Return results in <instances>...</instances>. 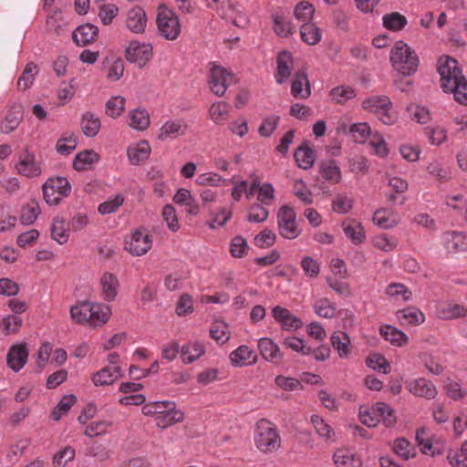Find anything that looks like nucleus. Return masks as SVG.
<instances>
[{"label":"nucleus","mask_w":467,"mask_h":467,"mask_svg":"<svg viewBox=\"0 0 467 467\" xmlns=\"http://www.w3.org/2000/svg\"><path fill=\"white\" fill-rule=\"evenodd\" d=\"M258 348L265 360L273 363L281 362L283 356L280 348L271 338H261L258 341Z\"/></svg>","instance_id":"nucleus-25"},{"label":"nucleus","mask_w":467,"mask_h":467,"mask_svg":"<svg viewBox=\"0 0 467 467\" xmlns=\"http://www.w3.org/2000/svg\"><path fill=\"white\" fill-rule=\"evenodd\" d=\"M23 325V319L16 315H9L3 318L0 323V329L5 335L15 334L18 332Z\"/></svg>","instance_id":"nucleus-58"},{"label":"nucleus","mask_w":467,"mask_h":467,"mask_svg":"<svg viewBox=\"0 0 467 467\" xmlns=\"http://www.w3.org/2000/svg\"><path fill=\"white\" fill-rule=\"evenodd\" d=\"M230 106L229 104L219 101L212 104L209 109L211 119L218 125H223L226 122L229 117Z\"/></svg>","instance_id":"nucleus-41"},{"label":"nucleus","mask_w":467,"mask_h":467,"mask_svg":"<svg viewBox=\"0 0 467 467\" xmlns=\"http://www.w3.org/2000/svg\"><path fill=\"white\" fill-rule=\"evenodd\" d=\"M71 192V185L66 177L48 178L43 184V194L48 205H57Z\"/></svg>","instance_id":"nucleus-5"},{"label":"nucleus","mask_w":467,"mask_h":467,"mask_svg":"<svg viewBox=\"0 0 467 467\" xmlns=\"http://www.w3.org/2000/svg\"><path fill=\"white\" fill-rule=\"evenodd\" d=\"M302 40L307 45L314 46L322 38L321 30L313 23L305 22L300 27Z\"/></svg>","instance_id":"nucleus-40"},{"label":"nucleus","mask_w":467,"mask_h":467,"mask_svg":"<svg viewBox=\"0 0 467 467\" xmlns=\"http://www.w3.org/2000/svg\"><path fill=\"white\" fill-rule=\"evenodd\" d=\"M204 353L205 347L199 341H190L181 348V358L185 364L194 362L204 355Z\"/></svg>","instance_id":"nucleus-27"},{"label":"nucleus","mask_w":467,"mask_h":467,"mask_svg":"<svg viewBox=\"0 0 467 467\" xmlns=\"http://www.w3.org/2000/svg\"><path fill=\"white\" fill-rule=\"evenodd\" d=\"M86 455L94 458L96 461L103 462L110 458L109 451L101 443H92L86 450Z\"/></svg>","instance_id":"nucleus-63"},{"label":"nucleus","mask_w":467,"mask_h":467,"mask_svg":"<svg viewBox=\"0 0 467 467\" xmlns=\"http://www.w3.org/2000/svg\"><path fill=\"white\" fill-rule=\"evenodd\" d=\"M392 450L403 460H409L416 455L414 445L404 438L396 439L393 442Z\"/></svg>","instance_id":"nucleus-45"},{"label":"nucleus","mask_w":467,"mask_h":467,"mask_svg":"<svg viewBox=\"0 0 467 467\" xmlns=\"http://www.w3.org/2000/svg\"><path fill=\"white\" fill-rule=\"evenodd\" d=\"M272 316L283 329L296 330L303 327L301 318L294 316L287 308L276 306L272 309Z\"/></svg>","instance_id":"nucleus-14"},{"label":"nucleus","mask_w":467,"mask_h":467,"mask_svg":"<svg viewBox=\"0 0 467 467\" xmlns=\"http://www.w3.org/2000/svg\"><path fill=\"white\" fill-rule=\"evenodd\" d=\"M183 417V412L177 410L175 404H168V410L157 415L155 424L158 428L166 429L177 422L182 421Z\"/></svg>","instance_id":"nucleus-21"},{"label":"nucleus","mask_w":467,"mask_h":467,"mask_svg":"<svg viewBox=\"0 0 467 467\" xmlns=\"http://www.w3.org/2000/svg\"><path fill=\"white\" fill-rule=\"evenodd\" d=\"M78 139L74 133L65 134L56 145L57 150L61 155H69L77 147Z\"/></svg>","instance_id":"nucleus-56"},{"label":"nucleus","mask_w":467,"mask_h":467,"mask_svg":"<svg viewBox=\"0 0 467 467\" xmlns=\"http://www.w3.org/2000/svg\"><path fill=\"white\" fill-rule=\"evenodd\" d=\"M342 228L345 235L353 244L358 245L365 242L366 233L361 223L355 220L345 221Z\"/></svg>","instance_id":"nucleus-22"},{"label":"nucleus","mask_w":467,"mask_h":467,"mask_svg":"<svg viewBox=\"0 0 467 467\" xmlns=\"http://www.w3.org/2000/svg\"><path fill=\"white\" fill-rule=\"evenodd\" d=\"M294 155L297 165L304 170L310 169L315 162V151L308 147H298Z\"/></svg>","instance_id":"nucleus-44"},{"label":"nucleus","mask_w":467,"mask_h":467,"mask_svg":"<svg viewBox=\"0 0 467 467\" xmlns=\"http://www.w3.org/2000/svg\"><path fill=\"white\" fill-rule=\"evenodd\" d=\"M130 126L137 130H144L150 126V116L146 109H136L130 113Z\"/></svg>","instance_id":"nucleus-46"},{"label":"nucleus","mask_w":467,"mask_h":467,"mask_svg":"<svg viewBox=\"0 0 467 467\" xmlns=\"http://www.w3.org/2000/svg\"><path fill=\"white\" fill-rule=\"evenodd\" d=\"M337 467H361V460L349 449H337L333 456Z\"/></svg>","instance_id":"nucleus-30"},{"label":"nucleus","mask_w":467,"mask_h":467,"mask_svg":"<svg viewBox=\"0 0 467 467\" xmlns=\"http://www.w3.org/2000/svg\"><path fill=\"white\" fill-rule=\"evenodd\" d=\"M210 88L216 96L222 97L232 84L234 74L215 63H210Z\"/></svg>","instance_id":"nucleus-9"},{"label":"nucleus","mask_w":467,"mask_h":467,"mask_svg":"<svg viewBox=\"0 0 467 467\" xmlns=\"http://www.w3.org/2000/svg\"><path fill=\"white\" fill-rule=\"evenodd\" d=\"M447 459L453 467H467V441L463 442L460 449L451 450Z\"/></svg>","instance_id":"nucleus-50"},{"label":"nucleus","mask_w":467,"mask_h":467,"mask_svg":"<svg viewBox=\"0 0 467 467\" xmlns=\"http://www.w3.org/2000/svg\"><path fill=\"white\" fill-rule=\"evenodd\" d=\"M382 23L384 27L387 29L397 32L403 29L408 21L407 18L398 12H392L383 16Z\"/></svg>","instance_id":"nucleus-47"},{"label":"nucleus","mask_w":467,"mask_h":467,"mask_svg":"<svg viewBox=\"0 0 467 467\" xmlns=\"http://www.w3.org/2000/svg\"><path fill=\"white\" fill-rule=\"evenodd\" d=\"M410 118L420 124H426L431 119L429 109L420 105H410L407 108Z\"/></svg>","instance_id":"nucleus-60"},{"label":"nucleus","mask_w":467,"mask_h":467,"mask_svg":"<svg viewBox=\"0 0 467 467\" xmlns=\"http://www.w3.org/2000/svg\"><path fill=\"white\" fill-rule=\"evenodd\" d=\"M16 170L20 175L26 178H36L42 173L40 162L36 161L35 154L29 151H26L19 157Z\"/></svg>","instance_id":"nucleus-12"},{"label":"nucleus","mask_w":467,"mask_h":467,"mask_svg":"<svg viewBox=\"0 0 467 467\" xmlns=\"http://www.w3.org/2000/svg\"><path fill=\"white\" fill-rule=\"evenodd\" d=\"M230 360L234 367H244L255 364L257 356L255 352L247 346H240L230 354Z\"/></svg>","instance_id":"nucleus-20"},{"label":"nucleus","mask_w":467,"mask_h":467,"mask_svg":"<svg viewBox=\"0 0 467 467\" xmlns=\"http://www.w3.org/2000/svg\"><path fill=\"white\" fill-rule=\"evenodd\" d=\"M274 30L281 37H288L293 34V28L290 22L282 14L273 15Z\"/></svg>","instance_id":"nucleus-53"},{"label":"nucleus","mask_w":467,"mask_h":467,"mask_svg":"<svg viewBox=\"0 0 467 467\" xmlns=\"http://www.w3.org/2000/svg\"><path fill=\"white\" fill-rule=\"evenodd\" d=\"M77 398L73 394L64 396L51 413L54 420H59L61 417L68 412L76 402Z\"/></svg>","instance_id":"nucleus-55"},{"label":"nucleus","mask_w":467,"mask_h":467,"mask_svg":"<svg viewBox=\"0 0 467 467\" xmlns=\"http://www.w3.org/2000/svg\"><path fill=\"white\" fill-rule=\"evenodd\" d=\"M437 316L441 319H453L467 316V308L462 305L442 303L437 307Z\"/></svg>","instance_id":"nucleus-35"},{"label":"nucleus","mask_w":467,"mask_h":467,"mask_svg":"<svg viewBox=\"0 0 467 467\" xmlns=\"http://www.w3.org/2000/svg\"><path fill=\"white\" fill-rule=\"evenodd\" d=\"M291 94L296 99H307L311 95L310 82L305 69H300L294 75Z\"/></svg>","instance_id":"nucleus-15"},{"label":"nucleus","mask_w":467,"mask_h":467,"mask_svg":"<svg viewBox=\"0 0 467 467\" xmlns=\"http://www.w3.org/2000/svg\"><path fill=\"white\" fill-rule=\"evenodd\" d=\"M125 102V98L121 96L110 98L106 103V114L112 119H117L124 111Z\"/></svg>","instance_id":"nucleus-54"},{"label":"nucleus","mask_w":467,"mask_h":467,"mask_svg":"<svg viewBox=\"0 0 467 467\" xmlns=\"http://www.w3.org/2000/svg\"><path fill=\"white\" fill-rule=\"evenodd\" d=\"M362 108L376 114L378 119L386 125H392L397 116L392 110V102L387 96H372L363 100Z\"/></svg>","instance_id":"nucleus-4"},{"label":"nucleus","mask_w":467,"mask_h":467,"mask_svg":"<svg viewBox=\"0 0 467 467\" xmlns=\"http://www.w3.org/2000/svg\"><path fill=\"white\" fill-rule=\"evenodd\" d=\"M264 205L262 203L252 204L248 209L247 221L255 223L266 221L269 213Z\"/></svg>","instance_id":"nucleus-64"},{"label":"nucleus","mask_w":467,"mask_h":467,"mask_svg":"<svg viewBox=\"0 0 467 467\" xmlns=\"http://www.w3.org/2000/svg\"><path fill=\"white\" fill-rule=\"evenodd\" d=\"M188 129V125L182 119H171L166 121L160 129L158 139L166 140L168 139H176L183 136Z\"/></svg>","instance_id":"nucleus-17"},{"label":"nucleus","mask_w":467,"mask_h":467,"mask_svg":"<svg viewBox=\"0 0 467 467\" xmlns=\"http://www.w3.org/2000/svg\"><path fill=\"white\" fill-rule=\"evenodd\" d=\"M150 146L147 140L130 146L127 150L128 158L132 165H139L146 161L150 154Z\"/></svg>","instance_id":"nucleus-26"},{"label":"nucleus","mask_w":467,"mask_h":467,"mask_svg":"<svg viewBox=\"0 0 467 467\" xmlns=\"http://www.w3.org/2000/svg\"><path fill=\"white\" fill-rule=\"evenodd\" d=\"M254 442L257 449L263 452H274L281 445L278 431L274 423L267 420H260L254 431Z\"/></svg>","instance_id":"nucleus-3"},{"label":"nucleus","mask_w":467,"mask_h":467,"mask_svg":"<svg viewBox=\"0 0 467 467\" xmlns=\"http://www.w3.org/2000/svg\"><path fill=\"white\" fill-rule=\"evenodd\" d=\"M390 61L403 77L413 75L420 64L416 52L403 41L396 42L391 48Z\"/></svg>","instance_id":"nucleus-2"},{"label":"nucleus","mask_w":467,"mask_h":467,"mask_svg":"<svg viewBox=\"0 0 467 467\" xmlns=\"http://www.w3.org/2000/svg\"><path fill=\"white\" fill-rule=\"evenodd\" d=\"M152 56V47L150 44L131 41L126 48V58L140 67L145 66Z\"/></svg>","instance_id":"nucleus-11"},{"label":"nucleus","mask_w":467,"mask_h":467,"mask_svg":"<svg viewBox=\"0 0 467 467\" xmlns=\"http://www.w3.org/2000/svg\"><path fill=\"white\" fill-rule=\"evenodd\" d=\"M152 246V236L144 228L136 229L125 238V250L133 256L145 254Z\"/></svg>","instance_id":"nucleus-8"},{"label":"nucleus","mask_w":467,"mask_h":467,"mask_svg":"<svg viewBox=\"0 0 467 467\" xmlns=\"http://www.w3.org/2000/svg\"><path fill=\"white\" fill-rule=\"evenodd\" d=\"M101 122L99 117L90 111L83 113L81 130L87 137H95L100 129Z\"/></svg>","instance_id":"nucleus-39"},{"label":"nucleus","mask_w":467,"mask_h":467,"mask_svg":"<svg viewBox=\"0 0 467 467\" xmlns=\"http://www.w3.org/2000/svg\"><path fill=\"white\" fill-rule=\"evenodd\" d=\"M379 334L395 347H402L409 341L408 336L403 331L390 325L380 327Z\"/></svg>","instance_id":"nucleus-32"},{"label":"nucleus","mask_w":467,"mask_h":467,"mask_svg":"<svg viewBox=\"0 0 467 467\" xmlns=\"http://www.w3.org/2000/svg\"><path fill=\"white\" fill-rule=\"evenodd\" d=\"M354 200L346 194H337L332 201V209L337 213H348L353 208Z\"/></svg>","instance_id":"nucleus-62"},{"label":"nucleus","mask_w":467,"mask_h":467,"mask_svg":"<svg viewBox=\"0 0 467 467\" xmlns=\"http://www.w3.org/2000/svg\"><path fill=\"white\" fill-rule=\"evenodd\" d=\"M331 344L341 358H348L351 353V341L348 335L343 331H336L331 335Z\"/></svg>","instance_id":"nucleus-29"},{"label":"nucleus","mask_w":467,"mask_h":467,"mask_svg":"<svg viewBox=\"0 0 467 467\" xmlns=\"http://www.w3.org/2000/svg\"><path fill=\"white\" fill-rule=\"evenodd\" d=\"M372 412L379 415L380 421H382L387 428H392L397 422L395 410L385 402H377L373 405Z\"/></svg>","instance_id":"nucleus-36"},{"label":"nucleus","mask_w":467,"mask_h":467,"mask_svg":"<svg viewBox=\"0 0 467 467\" xmlns=\"http://www.w3.org/2000/svg\"><path fill=\"white\" fill-rule=\"evenodd\" d=\"M441 87L446 93L453 94L457 102L467 105V79L459 67L458 61L451 57H441L438 62Z\"/></svg>","instance_id":"nucleus-1"},{"label":"nucleus","mask_w":467,"mask_h":467,"mask_svg":"<svg viewBox=\"0 0 467 467\" xmlns=\"http://www.w3.org/2000/svg\"><path fill=\"white\" fill-rule=\"evenodd\" d=\"M89 325L99 327L108 322L111 316V309L102 303H89Z\"/></svg>","instance_id":"nucleus-24"},{"label":"nucleus","mask_w":467,"mask_h":467,"mask_svg":"<svg viewBox=\"0 0 467 467\" xmlns=\"http://www.w3.org/2000/svg\"><path fill=\"white\" fill-rule=\"evenodd\" d=\"M277 226L281 236L293 240L301 234L296 223V213L293 207L283 205L277 212Z\"/></svg>","instance_id":"nucleus-7"},{"label":"nucleus","mask_w":467,"mask_h":467,"mask_svg":"<svg viewBox=\"0 0 467 467\" xmlns=\"http://www.w3.org/2000/svg\"><path fill=\"white\" fill-rule=\"evenodd\" d=\"M37 74L36 65L33 62L27 63L23 73L18 78L17 87L21 90L29 88L35 81V77Z\"/></svg>","instance_id":"nucleus-52"},{"label":"nucleus","mask_w":467,"mask_h":467,"mask_svg":"<svg viewBox=\"0 0 467 467\" xmlns=\"http://www.w3.org/2000/svg\"><path fill=\"white\" fill-rule=\"evenodd\" d=\"M23 107L21 104H14L8 110L5 120L1 123V131L9 134L15 130L23 119Z\"/></svg>","instance_id":"nucleus-23"},{"label":"nucleus","mask_w":467,"mask_h":467,"mask_svg":"<svg viewBox=\"0 0 467 467\" xmlns=\"http://www.w3.org/2000/svg\"><path fill=\"white\" fill-rule=\"evenodd\" d=\"M41 210L39 204L36 201H32L23 207L21 213V223L26 225L33 224L40 214Z\"/></svg>","instance_id":"nucleus-57"},{"label":"nucleus","mask_w":467,"mask_h":467,"mask_svg":"<svg viewBox=\"0 0 467 467\" xmlns=\"http://www.w3.org/2000/svg\"><path fill=\"white\" fill-rule=\"evenodd\" d=\"M147 25V16L140 6H134L127 13L126 26L133 33L144 32Z\"/></svg>","instance_id":"nucleus-19"},{"label":"nucleus","mask_w":467,"mask_h":467,"mask_svg":"<svg viewBox=\"0 0 467 467\" xmlns=\"http://www.w3.org/2000/svg\"><path fill=\"white\" fill-rule=\"evenodd\" d=\"M99 28L92 24H85L78 26L73 32V39L78 46H87L93 41L98 35Z\"/></svg>","instance_id":"nucleus-31"},{"label":"nucleus","mask_w":467,"mask_h":467,"mask_svg":"<svg viewBox=\"0 0 467 467\" xmlns=\"http://www.w3.org/2000/svg\"><path fill=\"white\" fill-rule=\"evenodd\" d=\"M311 423L319 438L329 443L337 441L335 431L323 418L318 415H312Z\"/></svg>","instance_id":"nucleus-33"},{"label":"nucleus","mask_w":467,"mask_h":467,"mask_svg":"<svg viewBox=\"0 0 467 467\" xmlns=\"http://www.w3.org/2000/svg\"><path fill=\"white\" fill-rule=\"evenodd\" d=\"M276 63L277 68L275 78L278 84H283L291 76L294 67L293 55L288 51H282L277 57Z\"/></svg>","instance_id":"nucleus-16"},{"label":"nucleus","mask_w":467,"mask_h":467,"mask_svg":"<svg viewBox=\"0 0 467 467\" xmlns=\"http://www.w3.org/2000/svg\"><path fill=\"white\" fill-rule=\"evenodd\" d=\"M102 294L107 301H114L119 289V280L117 276L111 273H105L100 278Z\"/></svg>","instance_id":"nucleus-34"},{"label":"nucleus","mask_w":467,"mask_h":467,"mask_svg":"<svg viewBox=\"0 0 467 467\" xmlns=\"http://www.w3.org/2000/svg\"><path fill=\"white\" fill-rule=\"evenodd\" d=\"M51 236L60 244L67 242L69 233L68 229L66 227V221L63 218H54L51 226Z\"/></svg>","instance_id":"nucleus-48"},{"label":"nucleus","mask_w":467,"mask_h":467,"mask_svg":"<svg viewBox=\"0 0 467 467\" xmlns=\"http://www.w3.org/2000/svg\"><path fill=\"white\" fill-rule=\"evenodd\" d=\"M397 317L401 323H408L410 325H420L425 320L423 313L414 307L399 310Z\"/></svg>","instance_id":"nucleus-42"},{"label":"nucleus","mask_w":467,"mask_h":467,"mask_svg":"<svg viewBox=\"0 0 467 467\" xmlns=\"http://www.w3.org/2000/svg\"><path fill=\"white\" fill-rule=\"evenodd\" d=\"M445 248L450 253L467 251V235L460 232H446L441 236Z\"/></svg>","instance_id":"nucleus-18"},{"label":"nucleus","mask_w":467,"mask_h":467,"mask_svg":"<svg viewBox=\"0 0 467 467\" xmlns=\"http://www.w3.org/2000/svg\"><path fill=\"white\" fill-rule=\"evenodd\" d=\"M373 222L382 229H391L398 224L397 220L392 216L391 212L381 208L373 214Z\"/></svg>","instance_id":"nucleus-49"},{"label":"nucleus","mask_w":467,"mask_h":467,"mask_svg":"<svg viewBox=\"0 0 467 467\" xmlns=\"http://www.w3.org/2000/svg\"><path fill=\"white\" fill-rule=\"evenodd\" d=\"M120 377V367H105L93 375L92 380L96 386H105L112 384Z\"/></svg>","instance_id":"nucleus-28"},{"label":"nucleus","mask_w":467,"mask_h":467,"mask_svg":"<svg viewBox=\"0 0 467 467\" xmlns=\"http://www.w3.org/2000/svg\"><path fill=\"white\" fill-rule=\"evenodd\" d=\"M28 348L26 343L13 345L6 355V363L10 369L15 372L20 371L27 362Z\"/></svg>","instance_id":"nucleus-13"},{"label":"nucleus","mask_w":467,"mask_h":467,"mask_svg":"<svg viewBox=\"0 0 467 467\" xmlns=\"http://www.w3.org/2000/svg\"><path fill=\"white\" fill-rule=\"evenodd\" d=\"M319 173L321 177L332 183H338L341 180V171L336 161H323L319 164Z\"/></svg>","instance_id":"nucleus-37"},{"label":"nucleus","mask_w":467,"mask_h":467,"mask_svg":"<svg viewBox=\"0 0 467 467\" xmlns=\"http://www.w3.org/2000/svg\"><path fill=\"white\" fill-rule=\"evenodd\" d=\"M315 313L324 318H333L336 316V306L327 298H319L313 305Z\"/></svg>","instance_id":"nucleus-51"},{"label":"nucleus","mask_w":467,"mask_h":467,"mask_svg":"<svg viewBox=\"0 0 467 467\" xmlns=\"http://www.w3.org/2000/svg\"><path fill=\"white\" fill-rule=\"evenodd\" d=\"M423 132L431 145L440 146L448 139L447 130L439 125L425 127Z\"/></svg>","instance_id":"nucleus-43"},{"label":"nucleus","mask_w":467,"mask_h":467,"mask_svg":"<svg viewBox=\"0 0 467 467\" xmlns=\"http://www.w3.org/2000/svg\"><path fill=\"white\" fill-rule=\"evenodd\" d=\"M406 389L410 393L418 398L434 400L438 395V389L434 383L425 378H417L406 382Z\"/></svg>","instance_id":"nucleus-10"},{"label":"nucleus","mask_w":467,"mask_h":467,"mask_svg":"<svg viewBox=\"0 0 467 467\" xmlns=\"http://www.w3.org/2000/svg\"><path fill=\"white\" fill-rule=\"evenodd\" d=\"M366 363L368 367L374 370L381 371L384 374H389L390 372L389 362L386 359L385 357L379 353L369 355L367 358Z\"/></svg>","instance_id":"nucleus-59"},{"label":"nucleus","mask_w":467,"mask_h":467,"mask_svg":"<svg viewBox=\"0 0 467 467\" xmlns=\"http://www.w3.org/2000/svg\"><path fill=\"white\" fill-rule=\"evenodd\" d=\"M330 96L333 101L344 104L356 97V92L351 87L339 86L331 89Z\"/></svg>","instance_id":"nucleus-61"},{"label":"nucleus","mask_w":467,"mask_h":467,"mask_svg":"<svg viewBox=\"0 0 467 467\" xmlns=\"http://www.w3.org/2000/svg\"><path fill=\"white\" fill-rule=\"evenodd\" d=\"M99 154L92 150H86L78 152L73 162V167L77 171H86L90 169L91 165L99 161Z\"/></svg>","instance_id":"nucleus-38"},{"label":"nucleus","mask_w":467,"mask_h":467,"mask_svg":"<svg viewBox=\"0 0 467 467\" xmlns=\"http://www.w3.org/2000/svg\"><path fill=\"white\" fill-rule=\"evenodd\" d=\"M160 35L168 40H175L181 33L178 16L166 6L161 5L156 19Z\"/></svg>","instance_id":"nucleus-6"}]
</instances>
